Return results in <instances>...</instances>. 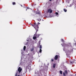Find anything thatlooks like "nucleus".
I'll list each match as a JSON object with an SVG mask.
<instances>
[{
	"mask_svg": "<svg viewBox=\"0 0 76 76\" xmlns=\"http://www.w3.org/2000/svg\"><path fill=\"white\" fill-rule=\"evenodd\" d=\"M75 76H76V73L75 74Z\"/></svg>",
	"mask_w": 76,
	"mask_h": 76,
	"instance_id": "nucleus-31",
	"label": "nucleus"
},
{
	"mask_svg": "<svg viewBox=\"0 0 76 76\" xmlns=\"http://www.w3.org/2000/svg\"><path fill=\"white\" fill-rule=\"evenodd\" d=\"M27 9H29V8L28 7H27Z\"/></svg>",
	"mask_w": 76,
	"mask_h": 76,
	"instance_id": "nucleus-26",
	"label": "nucleus"
},
{
	"mask_svg": "<svg viewBox=\"0 0 76 76\" xmlns=\"http://www.w3.org/2000/svg\"><path fill=\"white\" fill-rule=\"evenodd\" d=\"M37 32L36 33H35V34H34V37H37Z\"/></svg>",
	"mask_w": 76,
	"mask_h": 76,
	"instance_id": "nucleus-17",
	"label": "nucleus"
},
{
	"mask_svg": "<svg viewBox=\"0 0 76 76\" xmlns=\"http://www.w3.org/2000/svg\"><path fill=\"white\" fill-rule=\"evenodd\" d=\"M18 72H17L16 73L15 75V76H18Z\"/></svg>",
	"mask_w": 76,
	"mask_h": 76,
	"instance_id": "nucleus-13",
	"label": "nucleus"
},
{
	"mask_svg": "<svg viewBox=\"0 0 76 76\" xmlns=\"http://www.w3.org/2000/svg\"><path fill=\"white\" fill-rule=\"evenodd\" d=\"M56 14L57 15H58V12H56Z\"/></svg>",
	"mask_w": 76,
	"mask_h": 76,
	"instance_id": "nucleus-22",
	"label": "nucleus"
},
{
	"mask_svg": "<svg viewBox=\"0 0 76 76\" xmlns=\"http://www.w3.org/2000/svg\"><path fill=\"white\" fill-rule=\"evenodd\" d=\"M37 20H38V21H39H39H41V18H39V19H37Z\"/></svg>",
	"mask_w": 76,
	"mask_h": 76,
	"instance_id": "nucleus-16",
	"label": "nucleus"
},
{
	"mask_svg": "<svg viewBox=\"0 0 76 76\" xmlns=\"http://www.w3.org/2000/svg\"><path fill=\"white\" fill-rule=\"evenodd\" d=\"M36 14H37V15H40V14H41V13H40V12H37L36 13Z\"/></svg>",
	"mask_w": 76,
	"mask_h": 76,
	"instance_id": "nucleus-7",
	"label": "nucleus"
},
{
	"mask_svg": "<svg viewBox=\"0 0 76 76\" xmlns=\"http://www.w3.org/2000/svg\"><path fill=\"white\" fill-rule=\"evenodd\" d=\"M75 61H71V62H70V64H73V63H74Z\"/></svg>",
	"mask_w": 76,
	"mask_h": 76,
	"instance_id": "nucleus-5",
	"label": "nucleus"
},
{
	"mask_svg": "<svg viewBox=\"0 0 76 76\" xmlns=\"http://www.w3.org/2000/svg\"><path fill=\"white\" fill-rule=\"evenodd\" d=\"M21 7H22V5H21Z\"/></svg>",
	"mask_w": 76,
	"mask_h": 76,
	"instance_id": "nucleus-29",
	"label": "nucleus"
},
{
	"mask_svg": "<svg viewBox=\"0 0 76 76\" xmlns=\"http://www.w3.org/2000/svg\"><path fill=\"white\" fill-rule=\"evenodd\" d=\"M40 49H42V46L41 45H40L39 46Z\"/></svg>",
	"mask_w": 76,
	"mask_h": 76,
	"instance_id": "nucleus-15",
	"label": "nucleus"
},
{
	"mask_svg": "<svg viewBox=\"0 0 76 76\" xmlns=\"http://www.w3.org/2000/svg\"><path fill=\"white\" fill-rule=\"evenodd\" d=\"M61 41L62 42H63L64 41V40H63V39H61Z\"/></svg>",
	"mask_w": 76,
	"mask_h": 76,
	"instance_id": "nucleus-24",
	"label": "nucleus"
},
{
	"mask_svg": "<svg viewBox=\"0 0 76 76\" xmlns=\"http://www.w3.org/2000/svg\"><path fill=\"white\" fill-rule=\"evenodd\" d=\"M31 25L32 26L34 27V28H35V29L36 31V32H37L38 31V28H39V27L38 26L37 24H36V23H35L34 24H31Z\"/></svg>",
	"mask_w": 76,
	"mask_h": 76,
	"instance_id": "nucleus-1",
	"label": "nucleus"
},
{
	"mask_svg": "<svg viewBox=\"0 0 76 76\" xmlns=\"http://www.w3.org/2000/svg\"><path fill=\"white\" fill-rule=\"evenodd\" d=\"M53 12V10L51 8H49L48 9L47 11V13H51Z\"/></svg>",
	"mask_w": 76,
	"mask_h": 76,
	"instance_id": "nucleus-2",
	"label": "nucleus"
},
{
	"mask_svg": "<svg viewBox=\"0 0 76 76\" xmlns=\"http://www.w3.org/2000/svg\"><path fill=\"white\" fill-rule=\"evenodd\" d=\"M39 53H42V50L41 49H40L39 50Z\"/></svg>",
	"mask_w": 76,
	"mask_h": 76,
	"instance_id": "nucleus-18",
	"label": "nucleus"
},
{
	"mask_svg": "<svg viewBox=\"0 0 76 76\" xmlns=\"http://www.w3.org/2000/svg\"><path fill=\"white\" fill-rule=\"evenodd\" d=\"M68 51L70 53V52H71L70 51H69V50H68Z\"/></svg>",
	"mask_w": 76,
	"mask_h": 76,
	"instance_id": "nucleus-27",
	"label": "nucleus"
},
{
	"mask_svg": "<svg viewBox=\"0 0 76 76\" xmlns=\"http://www.w3.org/2000/svg\"><path fill=\"white\" fill-rule=\"evenodd\" d=\"M36 38H37V37H36L34 36L33 37V39H36Z\"/></svg>",
	"mask_w": 76,
	"mask_h": 76,
	"instance_id": "nucleus-11",
	"label": "nucleus"
},
{
	"mask_svg": "<svg viewBox=\"0 0 76 76\" xmlns=\"http://www.w3.org/2000/svg\"><path fill=\"white\" fill-rule=\"evenodd\" d=\"M51 61H54V60L53 59H52L51 60Z\"/></svg>",
	"mask_w": 76,
	"mask_h": 76,
	"instance_id": "nucleus-25",
	"label": "nucleus"
},
{
	"mask_svg": "<svg viewBox=\"0 0 76 76\" xmlns=\"http://www.w3.org/2000/svg\"><path fill=\"white\" fill-rule=\"evenodd\" d=\"M60 73L61 75H62V71H60Z\"/></svg>",
	"mask_w": 76,
	"mask_h": 76,
	"instance_id": "nucleus-20",
	"label": "nucleus"
},
{
	"mask_svg": "<svg viewBox=\"0 0 76 76\" xmlns=\"http://www.w3.org/2000/svg\"><path fill=\"white\" fill-rule=\"evenodd\" d=\"M63 76H66V74H65V72H64L63 73Z\"/></svg>",
	"mask_w": 76,
	"mask_h": 76,
	"instance_id": "nucleus-14",
	"label": "nucleus"
},
{
	"mask_svg": "<svg viewBox=\"0 0 76 76\" xmlns=\"http://www.w3.org/2000/svg\"><path fill=\"white\" fill-rule=\"evenodd\" d=\"M39 36H40L39 34H37V38L39 37Z\"/></svg>",
	"mask_w": 76,
	"mask_h": 76,
	"instance_id": "nucleus-21",
	"label": "nucleus"
},
{
	"mask_svg": "<svg viewBox=\"0 0 76 76\" xmlns=\"http://www.w3.org/2000/svg\"><path fill=\"white\" fill-rule=\"evenodd\" d=\"M40 24V23H39L38 22L37 23V26H38V25Z\"/></svg>",
	"mask_w": 76,
	"mask_h": 76,
	"instance_id": "nucleus-23",
	"label": "nucleus"
},
{
	"mask_svg": "<svg viewBox=\"0 0 76 76\" xmlns=\"http://www.w3.org/2000/svg\"><path fill=\"white\" fill-rule=\"evenodd\" d=\"M50 1H52V0H49Z\"/></svg>",
	"mask_w": 76,
	"mask_h": 76,
	"instance_id": "nucleus-28",
	"label": "nucleus"
},
{
	"mask_svg": "<svg viewBox=\"0 0 76 76\" xmlns=\"http://www.w3.org/2000/svg\"><path fill=\"white\" fill-rule=\"evenodd\" d=\"M23 50H26V46H24Z\"/></svg>",
	"mask_w": 76,
	"mask_h": 76,
	"instance_id": "nucleus-12",
	"label": "nucleus"
},
{
	"mask_svg": "<svg viewBox=\"0 0 76 76\" xmlns=\"http://www.w3.org/2000/svg\"><path fill=\"white\" fill-rule=\"evenodd\" d=\"M12 4L13 5H15L16 4V3H15V2H12Z\"/></svg>",
	"mask_w": 76,
	"mask_h": 76,
	"instance_id": "nucleus-9",
	"label": "nucleus"
},
{
	"mask_svg": "<svg viewBox=\"0 0 76 76\" xmlns=\"http://www.w3.org/2000/svg\"><path fill=\"white\" fill-rule=\"evenodd\" d=\"M65 73L66 75H67V70H65Z\"/></svg>",
	"mask_w": 76,
	"mask_h": 76,
	"instance_id": "nucleus-6",
	"label": "nucleus"
},
{
	"mask_svg": "<svg viewBox=\"0 0 76 76\" xmlns=\"http://www.w3.org/2000/svg\"><path fill=\"white\" fill-rule=\"evenodd\" d=\"M55 60H58V55H56L54 57Z\"/></svg>",
	"mask_w": 76,
	"mask_h": 76,
	"instance_id": "nucleus-4",
	"label": "nucleus"
},
{
	"mask_svg": "<svg viewBox=\"0 0 76 76\" xmlns=\"http://www.w3.org/2000/svg\"><path fill=\"white\" fill-rule=\"evenodd\" d=\"M64 11L65 12H67V10L64 8Z\"/></svg>",
	"mask_w": 76,
	"mask_h": 76,
	"instance_id": "nucleus-10",
	"label": "nucleus"
},
{
	"mask_svg": "<svg viewBox=\"0 0 76 76\" xmlns=\"http://www.w3.org/2000/svg\"><path fill=\"white\" fill-rule=\"evenodd\" d=\"M22 69L20 67H19L18 69V71L19 73H20V72H22Z\"/></svg>",
	"mask_w": 76,
	"mask_h": 76,
	"instance_id": "nucleus-3",
	"label": "nucleus"
},
{
	"mask_svg": "<svg viewBox=\"0 0 76 76\" xmlns=\"http://www.w3.org/2000/svg\"><path fill=\"white\" fill-rule=\"evenodd\" d=\"M26 10H27V9H26Z\"/></svg>",
	"mask_w": 76,
	"mask_h": 76,
	"instance_id": "nucleus-30",
	"label": "nucleus"
},
{
	"mask_svg": "<svg viewBox=\"0 0 76 76\" xmlns=\"http://www.w3.org/2000/svg\"><path fill=\"white\" fill-rule=\"evenodd\" d=\"M34 51V48H32L31 49V51Z\"/></svg>",
	"mask_w": 76,
	"mask_h": 76,
	"instance_id": "nucleus-19",
	"label": "nucleus"
},
{
	"mask_svg": "<svg viewBox=\"0 0 76 76\" xmlns=\"http://www.w3.org/2000/svg\"><path fill=\"white\" fill-rule=\"evenodd\" d=\"M56 64H54L53 65V68H55V67H56Z\"/></svg>",
	"mask_w": 76,
	"mask_h": 76,
	"instance_id": "nucleus-8",
	"label": "nucleus"
}]
</instances>
